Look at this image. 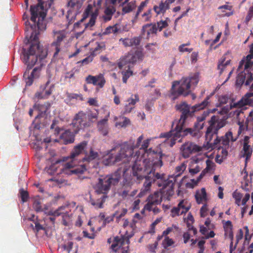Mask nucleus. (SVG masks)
Returning a JSON list of instances; mask_svg holds the SVG:
<instances>
[{
    "mask_svg": "<svg viewBox=\"0 0 253 253\" xmlns=\"http://www.w3.org/2000/svg\"><path fill=\"white\" fill-rule=\"evenodd\" d=\"M28 42H31V44L28 49H22V58L23 62L27 66V69L23 74V79L26 85L30 86L34 80L39 78L41 67H35L30 75H29V71L37 63L38 59L41 63L42 60L46 57L47 51L42 46H40L38 39L36 41H31L30 37ZM40 65L41 66L42 63H40Z\"/></svg>",
    "mask_w": 253,
    "mask_h": 253,
    "instance_id": "obj_1",
    "label": "nucleus"
},
{
    "mask_svg": "<svg viewBox=\"0 0 253 253\" xmlns=\"http://www.w3.org/2000/svg\"><path fill=\"white\" fill-rule=\"evenodd\" d=\"M149 158L141 162L135 160L132 167V175L139 182L143 180L145 177L150 175L159 169L163 166L162 159L164 155L161 152H155L152 148L148 150Z\"/></svg>",
    "mask_w": 253,
    "mask_h": 253,
    "instance_id": "obj_2",
    "label": "nucleus"
},
{
    "mask_svg": "<svg viewBox=\"0 0 253 253\" xmlns=\"http://www.w3.org/2000/svg\"><path fill=\"white\" fill-rule=\"evenodd\" d=\"M143 139V136L141 135L137 138V142L133 146L124 143L120 148L116 147L111 149L104 157V164L106 166L123 164L126 166L132 158L134 148L139 147Z\"/></svg>",
    "mask_w": 253,
    "mask_h": 253,
    "instance_id": "obj_3",
    "label": "nucleus"
},
{
    "mask_svg": "<svg viewBox=\"0 0 253 253\" xmlns=\"http://www.w3.org/2000/svg\"><path fill=\"white\" fill-rule=\"evenodd\" d=\"M38 3L35 5H31L30 7V12L31 14V20L33 22V24H30L28 20L25 22L27 31L30 29L32 31L30 35L31 41H36L38 39V35L40 34V31L45 28V26L43 25L40 22L41 18L42 22L46 16V12L44 9V4L45 6L50 7L54 0H38Z\"/></svg>",
    "mask_w": 253,
    "mask_h": 253,
    "instance_id": "obj_4",
    "label": "nucleus"
},
{
    "mask_svg": "<svg viewBox=\"0 0 253 253\" xmlns=\"http://www.w3.org/2000/svg\"><path fill=\"white\" fill-rule=\"evenodd\" d=\"M128 166H125L123 169L119 168L115 172L103 178H99L98 182L95 186V192L99 195L102 194L95 202L91 201L92 205L96 208H102V205L107 198L106 194L110 190L112 185H116L119 182L122 174H124L127 170Z\"/></svg>",
    "mask_w": 253,
    "mask_h": 253,
    "instance_id": "obj_5",
    "label": "nucleus"
},
{
    "mask_svg": "<svg viewBox=\"0 0 253 253\" xmlns=\"http://www.w3.org/2000/svg\"><path fill=\"white\" fill-rule=\"evenodd\" d=\"M198 81V76L195 75L191 78H183L179 81L173 82L169 91V97L171 100H175L180 95H188L191 92L190 88L191 84H196Z\"/></svg>",
    "mask_w": 253,
    "mask_h": 253,
    "instance_id": "obj_6",
    "label": "nucleus"
},
{
    "mask_svg": "<svg viewBox=\"0 0 253 253\" xmlns=\"http://www.w3.org/2000/svg\"><path fill=\"white\" fill-rule=\"evenodd\" d=\"M209 98V96L207 97L206 99L202 102L192 106L191 108L185 102H182L179 104H177L175 106L176 109L181 113L180 118L177 126L182 127L188 116L191 115L192 113L196 111L204 109L209 104L208 100Z\"/></svg>",
    "mask_w": 253,
    "mask_h": 253,
    "instance_id": "obj_7",
    "label": "nucleus"
},
{
    "mask_svg": "<svg viewBox=\"0 0 253 253\" xmlns=\"http://www.w3.org/2000/svg\"><path fill=\"white\" fill-rule=\"evenodd\" d=\"M186 168L184 163H182L175 168V172L172 175L169 176V178L165 180L164 184L159 183V187L163 186L164 188V192H166L169 196H172L174 194V185L176 181L177 178L180 176Z\"/></svg>",
    "mask_w": 253,
    "mask_h": 253,
    "instance_id": "obj_8",
    "label": "nucleus"
},
{
    "mask_svg": "<svg viewBox=\"0 0 253 253\" xmlns=\"http://www.w3.org/2000/svg\"><path fill=\"white\" fill-rule=\"evenodd\" d=\"M79 156V144L75 147V151L71 153L70 161L64 164L61 169V172L68 175L77 174L79 173L78 167L79 161L76 159Z\"/></svg>",
    "mask_w": 253,
    "mask_h": 253,
    "instance_id": "obj_9",
    "label": "nucleus"
},
{
    "mask_svg": "<svg viewBox=\"0 0 253 253\" xmlns=\"http://www.w3.org/2000/svg\"><path fill=\"white\" fill-rule=\"evenodd\" d=\"M238 139V137L233 136V133L231 131H228L225 134L221 137H218L217 135H216V138L214 140L213 143H211V149H214L218 147H222L223 149L222 150V153L224 154V156H226L227 155V149L230 147V140L232 142L236 141Z\"/></svg>",
    "mask_w": 253,
    "mask_h": 253,
    "instance_id": "obj_10",
    "label": "nucleus"
},
{
    "mask_svg": "<svg viewBox=\"0 0 253 253\" xmlns=\"http://www.w3.org/2000/svg\"><path fill=\"white\" fill-rule=\"evenodd\" d=\"M145 181L142 188L138 194L139 197H142L145 195L150 190L152 183L157 181L158 185L159 183L164 184L165 180V174L155 171L152 173V175H149L144 177Z\"/></svg>",
    "mask_w": 253,
    "mask_h": 253,
    "instance_id": "obj_11",
    "label": "nucleus"
},
{
    "mask_svg": "<svg viewBox=\"0 0 253 253\" xmlns=\"http://www.w3.org/2000/svg\"><path fill=\"white\" fill-rule=\"evenodd\" d=\"M143 55L141 51L136 50L134 53L129 52L127 55L121 58L118 63L120 69H130L137 60H142Z\"/></svg>",
    "mask_w": 253,
    "mask_h": 253,
    "instance_id": "obj_12",
    "label": "nucleus"
},
{
    "mask_svg": "<svg viewBox=\"0 0 253 253\" xmlns=\"http://www.w3.org/2000/svg\"><path fill=\"white\" fill-rule=\"evenodd\" d=\"M210 126L208 127L206 138L208 143H210L214 135H216L218 130L224 126L226 122L223 120H218V117L213 116L210 121Z\"/></svg>",
    "mask_w": 253,
    "mask_h": 253,
    "instance_id": "obj_13",
    "label": "nucleus"
},
{
    "mask_svg": "<svg viewBox=\"0 0 253 253\" xmlns=\"http://www.w3.org/2000/svg\"><path fill=\"white\" fill-rule=\"evenodd\" d=\"M161 187H162L161 192L156 191L148 198V203L145 206V209L147 210L150 211L152 209V206L160 204L162 202L163 196L166 197L167 199L171 196L168 195L166 192L164 193V188L163 185Z\"/></svg>",
    "mask_w": 253,
    "mask_h": 253,
    "instance_id": "obj_14",
    "label": "nucleus"
},
{
    "mask_svg": "<svg viewBox=\"0 0 253 253\" xmlns=\"http://www.w3.org/2000/svg\"><path fill=\"white\" fill-rule=\"evenodd\" d=\"M98 8L95 5L93 6L91 4L88 5L83 14V18L81 20H80V22L83 21L90 14H91V17L89 22L84 24L85 28H91L94 25L95 19L98 15Z\"/></svg>",
    "mask_w": 253,
    "mask_h": 253,
    "instance_id": "obj_15",
    "label": "nucleus"
},
{
    "mask_svg": "<svg viewBox=\"0 0 253 253\" xmlns=\"http://www.w3.org/2000/svg\"><path fill=\"white\" fill-rule=\"evenodd\" d=\"M201 148L192 142L187 141L183 144L180 148V154L184 158H189L193 153L199 152Z\"/></svg>",
    "mask_w": 253,
    "mask_h": 253,
    "instance_id": "obj_16",
    "label": "nucleus"
},
{
    "mask_svg": "<svg viewBox=\"0 0 253 253\" xmlns=\"http://www.w3.org/2000/svg\"><path fill=\"white\" fill-rule=\"evenodd\" d=\"M182 129V126H177L175 130L162 133L160 135V137L166 138V140L165 141H167L168 143H169V145L172 147L175 143V140L180 137Z\"/></svg>",
    "mask_w": 253,
    "mask_h": 253,
    "instance_id": "obj_17",
    "label": "nucleus"
},
{
    "mask_svg": "<svg viewBox=\"0 0 253 253\" xmlns=\"http://www.w3.org/2000/svg\"><path fill=\"white\" fill-rule=\"evenodd\" d=\"M86 145V141H84L80 143V155L84 154V157L82 159V161L83 162H86L88 163L90 161L96 158L98 156V154L96 152H93L91 148L88 149H85Z\"/></svg>",
    "mask_w": 253,
    "mask_h": 253,
    "instance_id": "obj_18",
    "label": "nucleus"
},
{
    "mask_svg": "<svg viewBox=\"0 0 253 253\" xmlns=\"http://www.w3.org/2000/svg\"><path fill=\"white\" fill-rule=\"evenodd\" d=\"M246 105L253 106V91L247 92L238 102L231 104L230 108H241Z\"/></svg>",
    "mask_w": 253,
    "mask_h": 253,
    "instance_id": "obj_19",
    "label": "nucleus"
},
{
    "mask_svg": "<svg viewBox=\"0 0 253 253\" xmlns=\"http://www.w3.org/2000/svg\"><path fill=\"white\" fill-rule=\"evenodd\" d=\"M191 208V205L185 200H181L177 206L171 210V215L174 217L176 215L182 214L187 212Z\"/></svg>",
    "mask_w": 253,
    "mask_h": 253,
    "instance_id": "obj_20",
    "label": "nucleus"
},
{
    "mask_svg": "<svg viewBox=\"0 0 253 253\" xmlns=\"http://www.w3.org/2000/svg\"><path fill=\"white\" fill-rule=\"evenodd\" d=\"M50 106L51 104L49 102H46L42 104H35L33 106V108L37 109L39 113L35 118L33 124H34L38 119L43 117L47 110L50 108Z\"/></svg>",
    "mask_w": 253,
    "mask_h": 253,
    "instance_id": "obj_21",
    "label": "nucleus"
},
{
    "mask_svg": "<svg viewBox=\"0 0 253 253\" xmlns=\"http://www.w3.org/2000/svg\"><path fill=\"white\" fill-rule=\"evenodd\" d=\"M86 81L87 83L97 85L101 88L104 86L105 83V80L102 74H100L96 76L89 75L86 78Z\"/></svg>",
    "mask_w": 253,
    "mask_h": 253,
    "instance_id": "obj_22",
    "label": "nucleus"
},
{
    "mask_svg": "<svg viewBox=\"0 0 253 253\" xmlns=\"http://www.w3.org/2000/svg\"><path fill=\"white\" fill-rule=\"evenodd\" d=\"M134 98H130L127 100V103L126 104L124 107L123 114L129 113L134 108V106L136 102L139 100L138 94L134 95Z\"/></svg>",
    "mask_w": 253,
    "mask_h": 253,
    "instance_id": "obj_23",
    "label": "nucleus"
},
{
    "mask_svg": "<svg viewBox=\"0 0 253 253\" xmlns=\"http://www.w3.org/2000/svg\"><path fill=\"white\" fill-rule=\"evenodd\" d=\"M109 114L103 119L99 121L97 123V128L99 131L104 136L107 135L109 132L108 120Z\"/></svg>",
    "mask_w": 253,
    "mask_h": 253,
    "instance_id": "obj_24",
    "label": "nucleus"
},
{
    "mask_svg": "<svg viewBox=\"0 0 253 253\" xmlns=\"http://www.w3.org/2000/svg\"><path fill=\"white\" fill-rule=\"evenodd\" d=\"M206 163L207 165L206 168L198 176L197 179V182L200 181L207 173L213 172L215 169V165L211 160L208 159L206 160Z\"/></svg>",
    "mask_w": 253,
    "mask_h": 253,
    "instance_id": "obj_25",
    "label": "nucleus"
},
{
    "mask_svg": "<svg viewBox=\"0 0 253 253\" xmlns=\"http://www.w3.org/2000/svg\"><path fill=\"white\" fill-rule=\"evenodd\" d=\"M203 127V124L200 125L198 126L197 124H195L194 128H188L182 131L181 130V133H183V135H186L188 134H190L192 136H197L198 135L199 130L202 129Z\"/></svg>",
    "mask_w": 253,
    "mask_h": 253,
    "instance_id": "obj_26",
    "label": "nucleus"
},
{
    "mask_svg": "<svg viewBox=\"0 0 253 253\" xmlns=\"http://www.w3.org/2000/svg\"><path fill=\"white\" fill-rule=\"evenodd\" d=\"M124 45L126 47L137 46L139 44L140 39L139 37H134L132 39H121Z\"/></svg>",
    "mask_w": 253,
    "mask_h": 253,
    "instance_id": "obj_27",
    "label": "nucleus"
},
{
    "mask_svg": "<svg viewBox=\"0 0 253 253\" xmlns=\"http://www.w3.org/2000/svg\"><path fill=\"white\" fill-rule=\"evenodd\" d=\"M142 30L143 35L146 33L147 38H148L150 35L156 34L157 28L156 24H147L143 26Z\"/></svg>",
    "mask_w": 253,
    "mask_h": 253,
    "instance_id": "obj_28",
    "label": "nucleus"
},
{
    "mask_svg": "<svg viewBox=\"0 0 253 253\" xmlns=\"http://www.w3.org/2000/svg\"><path fill=\"white\" fill-rule=\"evenodd\" d=\"M195 198L197 203L199 204L206 202L207 200L206 189L203 188L200 191H197L195 195Z\"/></svg>",
    "mask_w": 253,
    "mask_h": 253,
    "instance_id": "obj_29",
    "label": "nucleus"
},
{
    "mask_svg": "<svg viewBox=\"0 0 253 253\" xmlns=\"http://www.w3.org/2000/svg\"><path fill=\"white\" fill-rule=\"evenodd\" d=\"M67 206H61L56 210H50L48 211H45V213L48 215L53 216H59L63 214L66 213L67 211H65Z\"/></svg>",
    "mask_w": 253,
    "mask_h": 253,
    "instance_id": "obj_30",
    "label": "nucleus"
},
{
    "mask_svg": "<svg viewBox=\"0 0 253 253\" xmlns=\"http://www.w3.org/2000/svg\"><path fill=\"white\" fill-rule=\"evenodd\" d=\"M60 138L63 140L64 143L66 144L72 143L74 141V135L69 130H66L62 133Z\"/></svg>",
    "mask_w": 253,
    "mask_h": 253,
    "instance_id": "obj_31",
    "label": "nucleus"
},
{
    "mask_svg": "<svg viewBox=\"0 0 253 253\" xmlns=\"http://www.w3.org/2000/svg\"><path fill=\"white\" fill-rule=\"evenodd\" d=\"M169 8V4L167 2V1H161L159 6L155 5L154 6V10L157 14H159L160 13L164 14Z\"/></svg>",
    "mask_w": 253,
    "mask_h": 253,
    "instance_id": "obj_32",
    "label": "nucleus"
},
{
    "mask_svg": "<svg viewBox=\"0 0 253 253\" xmlns=\"http://www.w3.org/2000/svg\"><path fill=\"white\" fill-rule=\"evenodd\" d=\"M79 95L76 93H66V98L65 99V102L69 105H73L76 103L78 101Z\"/></svg>",
    "mask_w": 253,
    "mask_h": 253,
    "instance_id": "obj_33",
    "label": "nucleus"
},
{
    "mask_svg": "<svg viewBox=\"0 0 253 253\" xmlns=\"http://www.w3.org/2000/svg\"><path fill=\"white\" fill-rule=\"evenodd\" d=\"M115 12V9L113 6L111 5L107 7L104 11L105 15L103 16L105 21L110 20Z\"/></svg>",
    "mask_w": 253,
    "mask_h": 253,
    "instance_id": "obj_34",
    "label": "nucleus"
},
{
    "mask_svg": "<svg viewBox=\"0 0 253 253\" xmlns=\"http://www.w3.org/2000/svg\"><path fill=\"white\" fill-rule=\"evenodd\" d=\"M243 151L244 152L243 157H246V161H247L251 157L253 148L250 145H243Z\"/></svg>",
    "mask_w": 253,
    "mask_h": 253,
    "instance_id": "obj_35",
    "label": "nucleus"
},
{
    "mask_svg": "<svg viewBox=\"0 0 253 253\" xmlns=\"http://www.w3.org/2000/svg\"><path fill=\"white\" fill-rule=\"evenodd\" d=\"M136 7L135 2L131 1L123 7V12L124 13H127L132 11Z\"/></svg>",
    "mask_w": 253,
    "mask_h": 253,
    "instance_id": "obj_36",
    "label": "nucleus"
},
{
    "mask_svg": "<svg viewBox=\"0 0 253 253\" xmlns=\"http://www.w3.org/2000/svg\"><path fill=\"white\" fill-rule=\"evenodd\" d=\"M230 63V60H228L227 61H225V58H222L221 60L219 61V64L218 65V69L220 70V74L222 73L224 69L227 67V66L229 65Z\"/></svg>",
    "mask_w": 253,
    "mask_h": 253,
    "instance_id": "obj_37",
    "label": "nucleus"
},
{
    "mask_svg": "<svg viewBox=\"0 0 253 253\" xmlns=\"http://www.w3.org/2000/svg\"><path fill=\"white\" fill-rule=\"evenodd\" d=\"M122 183L123 188L131 189L133 181L131 177H124Z\"/></svg>",
    "mask_w": 253,
    "mask_h": 253,
    "instance_id": "obj_38",
    "label": "nucleus"
},
{
    "mask_svg": "<svg viewBox=\"0 0 253 253\" xmlns=\"http://www.w3.org/2000/svg\"><path fill=\"white\" fill-rule=\"evenodd\" d=\"M56 37V42H54L53 44H59L63 41V40L66 37V33L65 31H62L56 32L55 34Z\"/></svg>",
    "mask_w": 253,
    "mask_h": 253,
    "instance_id": "obj_39",
    "label": "nucleus"
},
{
    "mask_svg": "<svg viewBox=\"0 0 253 253\" xmlns=\"http://www.w3.org/2000/svg\"><path fill=\"white\" fill-rule=\"evenodd\" d=\"M129 189L122 188V189L118 192V195L123 199H128L129 198Z\"/></svg>",
    "mask_w": 253,
    "mask_h": 253,
    "instance_id": "obj_40",
    "label": "nucleus"
},
{
    "mask_svg": "<svg viewBox=\"0 0 253 253\" xmlns=\"http://www.w3.org/2000/svg\"><path fill=\"white\" fill-rule=\"evenodd\" d=\"M19 193L22 203L27 202L29 197L28 192L27 191L22 189L20 190Z\"/></svg>",
    "mask_w": 253,
    "mask_h": 253,
    "instance_id": "obj_41",
    "label": "nucleus"
},
{
    "mask_svg": "<svg viewBox=\"0 0 253 253\" xmlns=\"http://www.w3.org/2000/svg\"><path fill=\"white\" fill-rule=\"evenodd\" d=\"M184 221L186 222L188 229H190L191 226L194 221V217L191 213H188L187 217L184 218Z\"/></svg>",
    "mask_w": 253,
    "mask_h": 253,
    "instance_id": "obj_42",
    "label": "nucleus"
},
{
    "mask_svg": "<svg viewBox=\"0 0 253 253\" xmlns=\"http://www.w3.org/2000/svg\"><path fill=\"white\" fill-rule=\"evenodd\" d=\"M114 241L116 242V243H114L111 245V248L112 249H114L117 246L119 245V244H120V246H123L124 244V241L125 239L123 238H120L118 237H116L114 239Z\"/></svg>",
    "mask_w": 253,
    "mask_h": 253,
    "instance_id": "obj_43",
    "label": "nucleus"
},
{
    "mask_svg": "<svg viewBox=\"0 0 253 253\" xmlns=\"http://www.w3.org/2000/svg\"><path fill=\"white\" fill-rule=\"evenodd\" d=\"M245 74L243 73H240L237 77L236 84L238 85H242L245 82Z\"/></svg>",
    "mask_w": 253,
    "mask_h": 253,
    "instance_id": "obj_44",
    "label": "nucleus"
},
{
    "mask_svg": "<svg viewBox=\"0 0 253 253\" xmlns=\"http://www.w3.org/2000/svg\"><path fill=\"white\" fill-rule=\"evenodd\" d=\"M123 119V122H117L116 123V126H120L121 127H126L130 124V121L129 119L126 117H122Z\"/></svg>",
    "mask_w": 253,
    "mask_h": 253,
    "instance_id": "obj_45",
    "label": "nucleus"
},
{
    "mask_svg": "<svg viewBox=\"0 0 253 253\" xmlns=\"http://www.w3.org/2000/svg\"><path fill=\"white\" fill-rule=\"evenodd\" d=\"M242 196V194L237 191H235L233 193V197L235 199V203L238 206H240V203Z\"/></svg>",
    "mask_w": 253,
    "mask_h": 253,
    "instance_id": "obj_46",
    "label": "nucleus"
},
{
    "mask_svg": "<svg viewBox=\"0 0 253 253\" xmlns=\"http://www.w3.org/2000/svg\"><path fill=\"white\" fill-rule=\"evenodd\" d=\"M251 85L250 87V91H253V76L252 74H250L248 76V79L245 82L246 85Z\"/></svg>",
    "mask_w": 253,
    "mask_h": 253,
    "instance_id": "obj_47",
    "label": "nucleus"
},
{
    "mask_svg": "<svg viewBox=\"0 0 253 253\" xmlns=\"http://www.w3.org/2000/svg\"><path fill=\"white\" fill-rule=\"evenodd\" d=\"M73 246V243L69 241L66 244L61 245V247L63 249L64 251H66L69 253L72 249Z\"/></svg>",
    "mask_w": 253,
    "mask_h": 253,
    "instance_id": "obj_48",
    "label": "nucleus"
},
{
    "mask_svg": "<svg viewBox=\"0 0 253 253\" xmlns=\"http://www.w3.org/2000/svg\"><path fill=\"white\" fill-rule=\"evenodd\" d=\"M174 243V242L169 237H166L163 242V244L164 248L166 249L168 247L172 246Z\"/></svg>",
    "mask_w": 253,
    "mask_h": 253,
    "instance_id": "obj_49",
    "label": "nucleus"
},
{
    "mask_svg": "<svg viewBox=\"0 0 253 253\" xmlns=\"http://www.w3.org/2000/svg\"><path fill=\"white\" fill-rule=\"evenodd\" d=\"M119 29L117 28L116 25L113 26H110L107 27L106 29L105 33L106 34H110V33H117Z\"/></svg>",
    "mask_w": 253,
    "mask_h": 253,
    "instance_id": "obj_50",
    "label": "nucleus"
},
{
    "mask_svg": "<svg viewBox=\"0 0 253 253\" xmlns=\"http://www.w3.org/2000/svg\"><path fill=\"white\" fill-rule=\"evenodd\" d=\"M79 119V113H77L73 120L72 125L73 127H76V129L75 130V131L77 133L79 130V126L78 125V121Z\"/></svg>",
    "mask_w": 253,
    "mask_h": 253,
    "instance_id": "obj_51",
    "label": "nucleus"
},
{
    "mask_svg": "<svg viewBox=\"0 0 253 253\" xmlns=\"http://www.w3.org/2000/svg\"><path fill=\"white\" fill-rule=\"evenodd\" d=\"M33 208L36 211H42V209L41 202L39 200H35L33 203Z\"/></svg>",
    "mask_w": 253,
    "mask_h": 253,
    "instance_id": "obj_52",
    "label": "nucleus"
},
{
    "mask_svg": "<svg viewBox=\"0 0 253 253\" xmlns=\"http://www.w3.org/2000/svg\"><path fill=\"white\" fill-rule=\"evenodd\" d=\"M156 24L157 30H159L160 31L162 30L163 28L167 27L168 25V23L166 21H160L157 22Z\"/></svg>",
    "mask_w": 253,
    "mask_h": 253,
    "instance_id": "obj_53",
    "label": "nucleus"
},
{
    "mask_svg": "<svg viewBox=\"0 0 253 253\" xmlns=\"http://www.w3.org/2000/svg\"><path fill=\"white\" fill-rule=\"evenodd\" d=\"M201 170V168L199 166H196L194 168H189V172L190 174L193 176L195 174L198 173Z\"/></svg>",
    "mask_w": 253,
    "mask_h": 253,
    "instance_id": "obj_54",
    "label": "nucleus"
},
{
    "mask_svg": "<svg viewBox=\"0 0 253 253\" xmlns=\"http://www.w3.org/2000/svg\"><path fill=\"white\" fill-rule=\"evenodd\" d=\"M146 1H142L138 7L137 11L135 15V18H137L139 14L143 10L144 8L146 6Z\"/></svg>",
    "mask_w": 253,
    "mask_h": 253,
    "instance_id": "obj_55",
    "label": "nucleus"
},
{
    "mask_svg": "<svg viewBox=\"0 0 253 253\" xmlns=\"http://www.w3.org/2000/svg\"><path fill=\"white\" fill-rule=\"evenodd\" d=\"M151 9H149L146 12H145V13H144L142 14V17L144 18V20L145 21H148L149 20V19L151 16Z\"/></svg>",
    "mask_w": 253,
    "mask_h": 253,
    "instance_id": "obj_56",
    "label": "nucleus"
},
{
    "mask_svg": "<svg viewBox=\"0 0 253 253\" xmlns=\"http://www.w3.org/2000/svg\"><path fill=\"white\" fill-rule=\"evenodd\" d=\"M78 0H70L68 2V6H70L71 8H74L77 7V8L79 6Z\"/></svg>",
    "mask_w": 253,
    "mask_h": 253,
    "instance_id": "obj_57",
    "label": "nucleus"
},
{
    "mask_svg": "<svg viewBox=\"0 0 253 253\" xmlns=\"http://www.w3.org/2000/svg\"><path fill=\"white\" fill-rule=\"evenodd\" d=\"M208 211L207 206L206 204L204 205L201 209L200 214L201 217H205L207 214Z\"/></svg>",
    "mask_w": 253,
    "mask_h": 253,
    "instance_id": "obj_58",
    "label": "nucleus"
},
{
    "mask_svg": "<svg viewBox=\"0 0 253 253\" xmlns=\"http://www.w3.org/2000/svg\"><path fill=\"white\" fill-rule=\"evenodd\" d=\"M54 86V84H52L51 85H50V87L48 89H47L45 90L44 94L45 95L46 98H47L50 95H51V94L52 92Z\"/></svg>",
    "mask_w": 253,
    "mask_h": 253,
    "instance_id": "obj_59",
    "label": "nucleus"
},
{
    "mask_svg": "<svg viewBox=\"0 0 253 253\" xmlns=\"http://www.w3.org/2000/svg\"><path fill=\"white\" fill-rule=\"evenodd\" d=\"M185 45L184 44H183L179 46L178 49L180 52H190L192 51V49L185 47Z\"/></svg>",
    "mask_w": 253,
    "mask_h": 253,
    "instance_id": "obj_60",
    "label": "nucleus"
},
{
    "mask_svg": "<svg viewBox=\"0 0 253 253\" xmlns=\"http://www.w3.org/2000/svg\"><path fill=\"white\" fill-rule=\"evenodd\" d=\"M127 211L126 209H123V211H122L121 212V213H117L116 212L114 215V216L116 217V218L117 219H120V218L122 217L123 216H124L127 212Z\"/></svg>",
    "mask_w": 253,
    "mask_h": 253,
    "instance_id": "obj_61",
    "label": "nucleus"
},
{
    "mask_svg": "<svg viewBox=\"0 0 253 253\" xmlns=\"http://www.w3.org/2000/svg\"><path fill=\"white\" fill-rule=\"evenodd\" d=\"M92 59H93V56L92 55H90L89 56H88L86 58L83 59L82 61V63L83 65L87 64L89 62H91L92 61Z\"/></svg>",
    "mask_w": 253,
    "mask_h": 253,
    "instance_id": "obj_62",
    "label": "nucleus"
},
{
    "mask_svg": "<svg viewBox=\"0 0 253 253\" xmlns=\"http://www.w3.org/2000/svg\"><path fill=\"white\" fill-rule=\"evenodd\" d=\"M150 141V139H147L144 140L141 146L140 149L145 150L148 146Z\"/></svg>",
    "mask_w": 253,
    "mask_h": 253,
    "instance_id": "obj_63",
    "label": "nucleus"
},
{
    "mask_svg": "<svg viewBox=\"0 0 253 253\" xmlns=\"http://www.w3.org/2000/svg\"><path fill=\"white\" fill-rule=\"evenodd\" d=\"M241 187L245 191H249L250 190L251 186L249 184L248 181L247 180H245L244 183H242Z\"/></svg>",
    "mask_w": 253,
    "mask_h": 253,
    "instance_id": "obj_64",
    "label": "nucleus"
}]
</instances>
